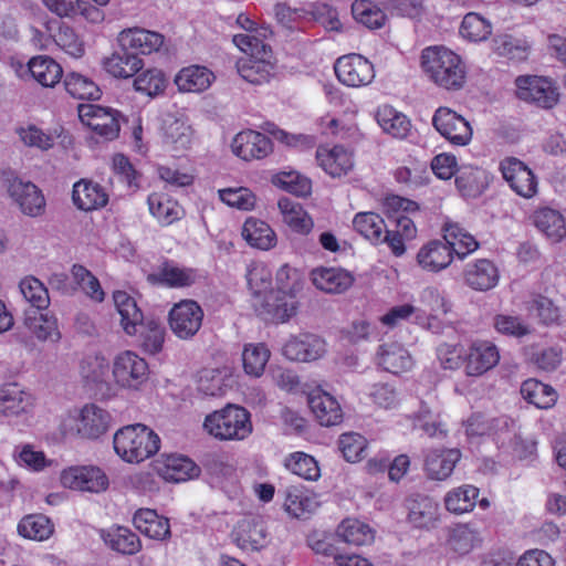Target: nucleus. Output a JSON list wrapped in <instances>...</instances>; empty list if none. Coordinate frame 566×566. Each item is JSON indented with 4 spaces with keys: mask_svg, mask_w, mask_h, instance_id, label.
<instances>
[{
    "mask_svg": "<svg viewBox=\"0 0 566 566\" xmlns=\"http://www.w3.org/2000/svg\"><path fill=\"white\" fill-rule=\"evenodd\" d=\"M61 483L69 489L98 493L107 489L108 478L96 467H72L62 471Z\"/></svg>",
    "mask_w": 566,
    "mask_h": 566,
    "instance_id": "13",
    "label": "nucleus"
},
{
    "mask_svg": "<svg viewBox=\"0 0 566 566\" xmlns=\"http://www.w3.org/2000/svg\"><path fill=\"white\" fill-rule=\"evenodd\" d=\"M65 90L70 95L80 99H98L101 90L90 77L72 72L65 76Z\"/></svg>",
    "mask_w": 566,
    "mask_h": 566,
    "instance_id": "54",
    "label": "nucleus"
},
{
    "mask_svg": "<svg viewBox=\"0 0 566 566\" xmlns=\"http://www.w3.org/2000/svg\"><path fill=\"white\" fill-rule=\"evenodd\" d=\"M24 325L41 342L51 340L56 343L61 339L57 318L49 312H27Z\"/></svg>",
    "mask_w": 566,
    "mask_h": 566,
    "instance_id": "32",
    "label": "nucleus"
},
{
    "mask_svg": "<svg viewBox=\"0 0 566 566\" xmlns=\"http://www.w3.org/2000/svg\"><path fill=\"white\" fill-rule=\"evenodd\" d=\"M520 99L534 103L543 108H552L558 102V90L547 77L524 75L515 80Z\"/></svg>",
    "mask_w": 566,
    "mask_h": 566,
    "instance_id": "5",
    "label": "nucleus"
},
{
    "mask_svg": "<svg viewBox=\"0 0 566 566\" xmlns=\"http://www.w3.org/2000/svg\"><path fill=\"white\" fill-rule=\"evenodd\" d=\"M203 311L191 300H184L172 306L169 312V326L180 339L192 338L202 325Z\"/></svg>",
    "mask_w": 566,
    "mask_h": 566,
    "instance_id": "8",
    "label": "nucleus"
},
{
    "mask_svg": "<svg viewBox=\"0 0 566 566\" xmlns=\"http://www.w3.org/2000/svg\"><path fill=\"white\" fill-rule=\"evenodd\" d=\"M462 276L465 285L470 289L486 292L497 285L500 272L491 260L479 259L464 266Z\"/></svg>",
    "mask_w": 566,
    "mask_h": 566,
    "instance_id": "16",
    "label": "nucleus"
},
{
    "mask_svg": "<svg viewBox=\"0 0 566 566\" xmlns=\"http://www.w3.org/2000/svg\"><path fill=\"white\" fill-rule=\"evenodd\" d=\"M478 542V533L468 525L460 524L450 530L447 544L454 553L464 555L471 552Z\"/></svg>",
    "mask_w": 566,
    "mask_h": 566,
    "instance_id": "61",
    "label": "nucleus"
},
{
    "mask_svg": "<svg viewBox=\"0 0 566 566\" xmlns=\"http://www.w3.org/2000/svg\"><path fill=\"white\" fill-rule=\"evenodd\" d=\"M53 531L51 520L43 514L27 515L18 524V533L22 537L38 542L48 539Z\"/></svg>",
    "mask_w": 566,
    "mask_h": 566,
    "instance_id": "50",
    "label": "nucleus"
},
{
    "mask_svg": "<svg viewBox=\"0 0 566 566\" xmlns=\"http://www.w3.org/2000/svg\"><path fill=\"white\" fill-rule=\"evenodd\" d=\"M500 170L517 195L524 198H532L536 195V177L523 161L515 157H507L501 161Z\"/></svg>",
    "mask_w": 566,
    "mask_h": 566,
    "instance_id": "12",
    "label": "nucleus"
},
{
    "mask_svg": "<svg viewBox=\"0 0 566 566\" xmlns=\"http://www.w3.org/2000/svg\"><path fill=\"white\" fill-rule=\"evenodd\" d=\"M442 233L444 242L450 247L449 251L452 258L457 256L459 260H464L480 247L478 240L457 222H444Z\"/></svg>",
    "mask_w": 566,
    "mask_h": 566,
    "instance_id": "23",
    "label": "nucleus"
},
{
    "mask_svg": "<svg viewBox=\"0 0 566 566\" xmlns=\"http://www.w3.org/2000/svg\"><path fill=\"white\" fill-rule=\"evenodd\" d=\"M336 537L344 543L361 546L371 544L375 535L368 524L356 518H346L337 526Z\"/></svg>",
    "mask_w": 566,
    "mask_h": 566,
    "instance_id": "43",
    "label": "nucleus"
},
{
    "mask_svg": "<svg viewBox=\"0 0 566 566\" xmlns=\"http://www.w3.org/2000/svg\"><path fill=\"white\" fill-rule=\"evenodd\" d=\"M354 229L373 244H381V234L386 230L385 220L375 212H359L353 220Z\"/></svg>",
    "mask_w": 566,
    "mask_h": 566,
    "instance_id": "52",
    "label": "nucleus"
},
{
    "mask_svg": "<svg viewBox=\"0 0 566 566\" xmlns=\"http://www.w3.org/2000/svg\"><path fill=\"white\" fill-rule=\"evenodd\" d=\"M449 250L450 247L444 240H431L419 249L417 264L426 272H441L452 263L453 258Z\"/></svg>",
    "mask_w": 566,
    "mask_h": 566,
    "instance_id": "21",
    "label": "nucleus"
},
{
    "mask_svg": "<svg viewBox=\"0 0 566 566\" xmlns=\"http://www.w3.org/2000/svg\"><path fill=\"white\" fill-rule=\"evenodd\" d=\"M308 406L317 419L325 427L336 426L343 420V410L338 401L328 392L315 389L307 398Z\"/></svg>",
    "mask_w": 566,
    "mask_h": 566,
    "instance_id": "22",
    "label": "nucleus"
},
{
    "mask_svg": "<svg viewBox=\"0 0 566 566\" xmlns=\"http://www.w3.org/2000/svg\"><path fill=\"white\" fill-rule=\"evenodd\" d=\"M232 151L243 160L261 159L272 151V143L265 135L245 130L239 133L232 140Z\"/></svg>",
    "mask_w": 566,
    "mask_h": 566,
    "instance_id": "18",
    "label": "nucleus"
},
{
    "mask_svg": "<svg viewBox=\"0 0 566 566\" xmlns=\"http://www.w3.org/2000/svg\"><path fill=\"white\" fill-rule=\"evenodd\" d=\"M334 70L337 78L349 87L366 86L375 77L373 64L359 54H348L337 59Z\"/></svg>",
    "mask_w": 566,
    "mask_h": 566,
    "instance_id": "10",
    "label": "nucleus"
},
{
    "mask_svg": "<svg viewBox=\"0 0 566 566\" xmlns=\"http://www.w3.org/2000/svg\"><path fill=\"white\" fill-rule=\"evenodd\" d=\"M155 470L166 481L184 482L199 474L192 460L180 454H163L156 461Z\"/></svg>",
    "mask_w": 566,
    "mask_h": 566,
    "instance_id": "20",
    "label": "nucleus"
},
{
    "mask_svg": "<svg viewBox=\"0 0 566 566\" xmlns=\"http://www.w3.org/2000/svg\"><path fill=\"white\" fill-rule=\"evenodd\" d=\"M285 467L293 473L308 481H316L321 476L317 461L303 452H295L285 460Z\"/></svg>",
    "mask_w": 566,
    "mask_h": 566,
    "instance_id": "60",
    "label": "nucleus"
},
{
    "mask_svg": "<svg viewBox=\"0 0 566 566\" xmlns=\"http://www.w3.org/2000/svg\"><path fill=\"white\" fill-rule=\"evenodd\" d=\"M266 536V526L259 517L243 520L235 531L238 546L247 551H258L265 546Z\"/></svg>",
    "mask_w": 566,
    "mask_h": 566,
    "instance_id": "31",
    "label": "nucleus"
},
{
    "mask_svg": "<svg viewBox=\"0 0 566 566\" xmlns=\"http://www.w3.org/2000/svg\"><path fill=\"white\" fill-rule=\"evenodd\" d=\"M253 38L233 36L232 41L247 56L237 62V70L240 76L251 84H263L269 82L275 71V61L272 49L266 43L251 42Z\"/></svg>",
    "mask_w": 566,
    "mask_h": 566,
    "instance_id": "2",
    "label": "nucleus"
},
{
    "mask_svg": "<svg viewBox=\"0 0 566 566\" xmlns=\"http://www.w3.org/2000/svg\"><path fill=\"white\" fill-rule=\"evenodd\" d=\"M214 76L203 66L191 65L182 69L175 77V83L181 92L199 93L207 90Z\"/></svg>",
    "mask_w": 566,
    "mask_h": 566,
    "instance_id": "40",
    "label": "nucleus"
},
{
    "mask_svg": "<svg viewBox=\"0 0 566 566\" xmlns=\"http://www.w3.org/2000/svg\"><path fill=\"white\" fill-rule=\"evenodd\" d=\"M117 41L122 49L135 51L136 54H150L160 50L165 36L159 32L135 27L120 31Z\"/></svg>",
    "mask_w": 566,
    "mask_h": 566,
    "instance_id": "17",
    "label": "nucleus"
},
{
    "mask_svg": "<svg viewBox=\"0 0 566 566\" xmlns=\"http://www.w3.org/2000/svg\"><path fill=\"white\" fill-rule=\"evenodd\" d=\"M377 364L384 370L398 375L413 366V359L403 345L397 342L385 343L377 350Z\"/></svg>",
    "mask_w": 566,
    "mask_h": 566,
    "instance_id": "25",
    "label": "nucleus"
},
{
    "mask_svg": "<svg viewBox=\"0 0 566 566\" xmlns=\"http://www.w3.org/2000/svg\"><path fill=\"white\" fill-rule=\"evenodd\" d=\"M102 538L108 547L124 555H134L142 548L137 534L124 526L103 531Z\"/></svg>",
    "mask_w": 566,
    "mask_h": 566,
    "instance_id": "41",
    "label": "nucleus"
},
{
    "mask_svg": "<svg viewBox=\"0 0 566 566\" xmlns=\"http://www.w3.org/2000/svg\"><path fill=\"white\" fill-rule=\"evenodd\" d=\"M243 239L253 248L270 250L276 244V235L272 228L256 218H248L242 227Z\"/></svg>",
    "mask_w": 566,
    "mask_h": 566,
    "instance_id": "39",
    "label": "nucleus"
},
{
    "mask_svg": "<svg viewBox=\"0 0 566 566\" xmlns=\"http://www.w3.org/2000/svg\"><path fill=\"white\" fill-rule=\"evenodd\" d=\"M32 77L44 87H53L61 81L63 70L49 56H35L29 62Z\"/></svg>",
    "mask_w": 566,
    "mask_h": 566,
    "instance_id": "47",
    "label": "nucleus"
},
{
    "mask_svg": "<svg viewBox=\"0 0 566 566\" xmlns=\"http://www.w3.org/2000/svg\"><path fill=\"white\" fill-rule=\"evenodd\" d=\"M270 356L271 352L263 343H250L244 345L242 363L245 374L252 377L262 376Z\"/></svg>",
    "mask_w": 566,
    "mask_h": 566,
    "instance_id": "51",
    "label": "nucleus"
},
{
    "mask_svg": "<svg viewBox=\"0 0 566 566\" xmlns=\"http://www.w3.org/2000/svg\"><path fill=\"white\" fill-rule=\"evenodd\" d=\"M274 14L277 22L287 30L298 29L303 21L318 19L316 11H308L306 9H292L285 3H276L274 6Z\"/></svg>",
    "mask_w": 566,
    "mask_h": 566,
    "instance_id": "59",
    "label": "nucleus"
},
{
    "mask_svg": "<svg viewBox=\"0 0 566 566\" xmlns=\"http://www.w3.org/2000/svg\"><path fill=\"white\" fill-rule=\"evenodd\" d=\"M203 428L210 436L221 441L244 440L252 432L250 413L235 405H228L208 415Z\"/></svg>",
    "mask_w": 566,
    "mask_h": 566,
    "instance_id": "4",
    "label": "nucleus"
},
{
    "mask_svg": "<svg viewBox=\"0 0 566 566\" xmlns=\"http://www.w3.org/2000/svg\"><path fill=\"white\" fill-rule=\"evenodd\" d=\"M455 185L462 196L475 198L489 186V176L479 167L461 166L457 172Z\"/></svg>",
    "mask_w": 566,
    "mask_h": 566,
    "instance_id": "36",
    "label": "nucleus"
},
{
    "mask_svg": "<svg viewBox=\"0 0 566 566\" xmlns=\"http://www.w3.org/2000/svg\"><path fill=\"white\" fill-rule=\"evenodd\" d=\"M422 69L438 86L459 90L465 82V66L461 57L444 46L422 51Z\"/></svg>",
    "mask_w": 566,
    "mask_h": 566,
    "instance_id": "1",
    "label": "nucleus"
},
{
    "mask_svg": "<svg viewBox=\"0 0 566 566\" xmlns=\"http://www.w3.org/2000/svg\"><path fill=\"white\" fill-rule=\"evenodd\" d=\"M167 86V78L163 71L150 69L139 74L134 81L136 91L145 93L148 96H157L164 93Z\"/></svg>",
    "mask_w": 566,
    "mask_h": 566,
    "instance_id": "64",
    "label": "nucleus"
},
{
    "mask_svg": "<svg viewBox=\"0 0 566 566\" xmlns=\"http://www.w3.org/2000/svg\"><path fill=\"white\" fill-rule=\"evenodd\" d=\"M460 458L457 449H432L424 454L423 468L429 479L444 481L452 474Z\"/></svg>",
    "mask_w": 566,
    "mask_h": 566,
    "instance_id": "24",
    "label": "nucleus"
},
{
    "mask_svg": "<svg viewBox=\"0 0 566 566\" xmlns=\"http://www.w3.org/2000/svg\"><path fill=\"white\" fill-rule=\"evenodd\" d=\"M408 518L417 527L432 524L438 514V503L430 496L417 494L408 500Z\"/></svg>",
    "mask_w": 566,
    "mask_h": 566,
    "instance_id": "42",
    "label": "nucleus"
},
{
    "mask_svg": "<svg viewBox=\"0 0 566 566\" xmlns=\"http://www.w3.org/2000/svg\"><path fill=\"white\" fill-rule=\"evenodd\" d=\"M72 277L80 289L93 301L103 302L105 293L99 284V281L94 276L91 271L80 264L72 266Z\"/></svg>",
    "mask_w": 566,
    "mask_h": 566,
    "instance_id": "63",
    "label": "nucleus"
},
{
    "mask_svg": "<svg viewBox=\"0 0 566 566\" xmlns=\"http://www.w3.org/2000/svg\"><path fill=\"white\" fill-rule=\"evenodd\" d=\"M532 219L536 229L553 243L560 242L566 237V222L559 211L541 208L533 213Z\"/></svg>",
    "mask_w": 566,
    "mask_h": 566,
    "instance_id": "30",
    "label": "nucleus"
},
{
    "mask_svg": "<svg viewBox=\"0 0 566 566\" xmlns=\"http://www.w3.org/2000/svg\"><path fill=\"white\" fill-rule=\"evenodd\" d=\"M139 342L143 349L149 354L161 350L165 340V327L157 321L150 319L138 325Z\"/></svg>",
    "mask_w": 566,
    "mask_h": 566,
    "instance_id": "57",
    "label": "nucleus"
},
{
    "mask_svg": "<svg viewBox=\"0 0 566 566\" xmlns=\"http://www.w3.org/2000/svg\"><path fill=\"white\" fill-rule=\"evenodd\" d=\"M147 202L150 213L164 224H170L180 217L178 203L165 195L151 193Z\"/></svg>",
    "mask_w": 566,
    "mask_h": 566,
    "instance_id": "56",
    "label": "nucleus"
},
{
    "mask_svg": "<svg viewBox=\"0 0 566 566\" xmlns=\"http://www.w3.org/2000/svg\"><path fill=\"white\" fill-rule=\"evenodd\" d=\"M195 142V130L187 119L167 115L163 124V143L175 156L188 151Z\"/></svg>",
    "mask_w": 566,
    "mask_h": 566,
    "instance_id": "14",
    "label": "nucleus"
},
{
    "mask_svg": "<svg viewBox=\"0 0 566 566\" xmlns=\"http://www.w3.org/2000/svg\"><path fill=\"white\" fill-rule=\"evenodd\" d=\"M521 395L527 402L541 409L551 408L557 399L553 387L534 378L527 379L522 384Z\"/></svg>",
    "mask_w": 566,
    "mask_h": 566,
    "instance_id": "49",
    "label": "nucleus"
},
{
    "mask_svg": "<svg viewBox=\"0 0 566 566\" xmlns=\"http://www.w3.org/2000/svg\"><path fill=\"white\" fill-rule=\"evenodd\" d=\"M432 125L453 145L465 146L472 139L473 130L470 123L449 107H439L434 112Z\"/></svg>",
    "mask_w": 566,
    "mask_h": 566,
    "instance_id": "7",
    "label": "nucleus"
},
{
    "mask_svg": "<svg viewBox=\"0 0 566 566\" xmlns=\"http://www.w3.org/2000/svg\"><path fill=\"white\" fill-rule=\"evenodd\" d=\"M313 284L326 293H343L354 282L353 275L337 268H319L311 273Z\"/></svg>",
    "mask_w": 566,
    "mask_h": 566,
    "instance_id": "28",
    "label": "nucleus"
},
{
    "mask_svg": "<svg viewBox=\"0 0 566 566\" xmlns=\"http://www.w3.org/2000/svg\"><path fill=\"white\" fill-rule=\"evenodd\" d=\"M376 119L382 130L395 138L407 137L411 124L406 115L396 111L390 105H382L378 107Z\"/></svg>",
    "mask_w": 566,
    "mask_h": 566,
    "instance_id": "44",
    "label": "nucleus"
},
{
    "mask_svg": "<svg viewBox=\"0 0 566 566\" xmlns=\"http://www.w3.org/2000/svg\"><path fill=\"white\" fill-rule=\"evenodd\" d=\"M352 14L357 23L369 30L381 29L387 22L385 11L371 0H355Z\"/></svg>",
    "mask_w": 566,
    "mask_h": 566,
    "instance_id": "46",
    "label": "nucleus"
},
{
    "mask_svg": "<svg viewBox=\"0 0 566 566\" xmlns=\"http://www.w3.org/2000/svg\"><path fill=\"white\" fill-rule=\"evenodd\" d=\"M135 527L146 536L165 541L170 537V525L166 517L149 509L138 510L133 517Z\"/></svg>",
    "mask_w": 566,
    "mask_h": 566,
    "instance_id": "33",
    "label": "nucleus"
},
{
    "mask_svg": "<svg viewBox=\"0 0 566 566\" xmlns=\"http://www.w3.org/2000/svg\"><path fill=\"white\" fill-rule=\"evenodd\" d=\"M32 407V397L17 384L0 387V412L4 416H19Z\"/></svg>",
    "mask_w": 566,
    "mask_h": 566,
    "instance_id": "38",
    "label": "nucleus"
},
{
    "mask_svg": "<svg viewBox=\"0 0 566 566\" xmlns=\"http://www.w3.org/2000/svg\"><path fill=\"white\" fill-rule=\"evenodd\" d=\"M491 32V23L475 12L467 13L460 27L461 35L474 42L486 40Z\"/></svg>",
    "mask_w": 566,
    "mask_h": 566,
    "instance_id": "62",
    "label": "nucleus"
},
{
    "mask_svg": "<svg viewBox=\"0 0 566 566\" xmlns=\"http://www.w3.org/2000/svg\"><path fill=\"white\" fill-rule=\"evenodd\" d=\"M109 365L104 356L87 355L80 364V374L87 382L95 386L106 384Z\"/></svg>",
    "mask_w": 566,
    "mask_h": 566,
    "instance_id": "53",
    "label": "nucleus"
},
{
    "mask_svg": "<svg viewBox=\"0 0 566 566\" xmlns=\"http://www.w3.org/2000/svg\"><path fill=\"white\" fill-rule=\"evenodd\" d=\"M19 286L24 300L36 311L46 310L49 307V291L39 279L27 276L20 282Z\"/></svg>",
    "mask_w": 566,
    "mask_h": 566,
    "instance_id": "58",
    "label": "nucleus"
},
{
    "mask_svg": "<svg viewBox=\"0 0 566 566\" xmlns=\"http://www.w3.org/2000/svg\"><path fill=\"white\" fill-rule=\"evenodd\" d=\"M318 165L332 177H340L354 166L352 154L342 146L319 147L316 151Z\"/></svg>",
    "mask_w": 566,
    "mask_h": 566,
    "instance_id": "29",
    "label": "nucleus"
},
{
    "mask_svg": "<svg viewBox=\"0 0 566 566\" xmlns=\"http://www.w3.org/2000/svg\"><path fill=\"white\" fill-rule=\"evenodd\" d=\"M81 122L105 139L116 138L120 130L119 112L95 104H81L77 107Z\"/></svg>",
    "mask_w": 566,
    "mask_h": 566,
    "instance_id": "6",
    "label": "nucleus"
},
{
    "mask_svg": "<svg viewBox=\"0 0 566 566\" xmlns=\"http://www.w3.org/2000/svg\"><path fill=\"white\" fill-rule=\"evenodd\" d=\"M264 310L275 322H285L296 312L294 294L270 291L264 296Z\"/></svg>",
    "mask_w": 566,
    "mask_h": 566,
    "instance_id": "45",
    "label": "nucleus"
},
{
    "mask_svg": "<svg viewBox=\"0 0 566 566\" xmlns=\"http://www.w3.org/2000/svg\"><path fill=\"white\" fill-rule=\"evenodd\" d=\"M479 489L471 484L450 490L444 496L446 509L454 514L471 512L479 497Z\"/></svg>",
    "mask_w": 566,
    "mask_h": 566,
    "instance_id": "48",
    "label": "nucleus"
},
{
    "mask_svg": "<svg viewBox=\"0 0 566 566\" xmlns=\"http://www.w3.org/2000/svg\"><path fill=\"white\" fill-rule=\"evenodd\" d=\"M500 360L497 347L490 340H474L463 358L467 376L480 377L494 368Z\"/></svg>",
    "mask_w": 566,
    "mask_h": 566,
    "instance_id": "11",
    "label": "nucleus"
},
{
    "mask_svg": "<svg viewBox=\"0 0 566 566\" xmlns=\"http://www.w3.org/2000/svg\"><path fill=\"white\" fill-rule=\"evenodd\" d=\"M115 381L124 388H138L148 377L146 360L130 350L118 354L113 363Z\"/></svg>",
    "mask_w": 566,
    "mask_h": 566,
    "instance_id": "9",
    "label": "nucleus"
},
{
    "mask_svg": "<svg viewBox=\"0 0 566 566\" xmlns=\"http://www.w3.org/2000/svg\"><path fill=\"white\" fill-rule=\"evenodd\" d=\"M283 355L295 361H311L325 353V343L313 334H301L291 337L282 348Z\"/></svg>",
    "mask_w": 566,
    "mask_h": 566,
    "instance_id": "19",
    "label": "nucleus"
},
{
    "mask_svg": "<svg viewBox=\"0 0 566 566\" xmlns=\"http://www.w3.org/2000/svg\"><path fill=\"white\" fill-rule=\"evenodd\" d=\"M104 69L114 77L128 78L134 76L143 67V60L128 49L114 52L103 62Z\"/></svg>",
    "mask_w": 566,
    "mask_h": 566,
    "instance_id": "35",
    "label": "nucleus"
},
{
    "mask_svg": "<svg viewBox=\"0 0 566 566\" xmlns=\"http://www.w3.org/2000/svg\"><path fill=\"white\" fill-rule=\"evenodd\" d=\"M114 303L120 315V325L126 334L136 335L138 325L144 317L134 297L124 291H116L113 295Z\"/></svg>",
    "mask_w": 566,
    "mask_h": 566,
    "instance_id": "37",
    "label": "nucleus"
},
{
    "mask_svg": "<svg viewBox=\"0 0 566 566\" xmlns=\"http://www.w3.org/2000/svg\"><path fill=\"white\" fill-rule=\"evenodd\" d=\"M115 452L128 463H139L159 450L158 434L142 423L128 424L114 434Z\"/></svg>",
    "mask_w": 566,
    "mask_h": 566,
    "instance_id": "3",
    "label": "nucleus"
},
{
    "mask_svg": "<svg viewBox=\"0 0 566 566\" xmlns=\"http://www.w3.org/2000/svg\"><path fill=\"white\" fill-rule=\"evenodd\" d=\"M283 222L298 234H308L314 222L310 214L304 210L301 203L290 199L281 198L277 202Z\"/></svg>",
    "mask_w": 566,
    "mask_h": 566,
    "instance_id": "34",
    "label": "nucleus"
},
{
    "mask_svg": "<svg viewBox=\"0 0 566 566\" xmlns=\"http://www.w3.org/2000/svg\"><path fill=\"white\" fill-rule=\"evenodd\" d=\"M8 191L23 214L32 218L44 214L46 207L45 198L33 182L13 179Z\"/></svg>",
    "mask_w": 566,
    "mask_h": 566,
    "instance_id": "15",
    "label": "nucleus"
},
{
    "mask_svg": "<svg viewBox=\"0 0 566 566\" xmlns=\"http://www.w3.org/2000/svg\"><path fill=\"white\" fill-rule=\"evenodd\" d=\"M111 424V416L96 405H85L78 417L77 433L87 439L104 434Z\"/></svg>",
    "mask_w": 566,
    "mask_h": 566,
    "instance_id": "26",
    "label": "nucleus"
},
{
    "mask_svg": "<svg viewBox=\"0 0 566 566\" xmlns=\"http://www.w3.org/2000/svg\"><path fill=\"white\" fill-rule=\"evenodd\" d=\"M72 199L80 210L92 211L103 208L108 201V196L97 182L81 179L73 186Z\"/></svg>",
    "mask_w": 566,
    "mask_h": 566,
    "instance_id": "27",
    "label": "nucleus"
},
{
    "mask_svg": "<svg viewBox=\"0 0 566 566\" xmlns=\"http://www.w3.org/2000/svg\"><path fill=\"white\" fill-rule=\"evenodd\" d=\"M317 507V502L314 497L307 495L305 492L297 488H290L286 490L284 501L285 511L293 517H306L313 513Z\"/></svg>",
    "mask_w": 566,
    "mask_h": 566,
    "instance_id": "55",
    "label": "nucleus"
}]
</instances>
